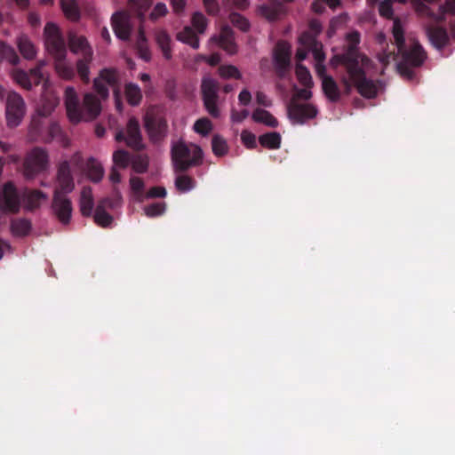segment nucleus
<instances>
[{"label":"nucleus","instance_id":"obj_1","mask_svg":"<svg viewBox=\"0 0 455 455\" xmlns=\"http://www.w3.org/2000/svg\"><path fill=\"white\" fill-rule=\"evenodd\" d=\"M346 41L347 45L344 52L335 54L331 60V65L333 68L342 65L355 84L358 92L365 98L372 99L377 95L378 88L372 80L366 77L364 67H367L371 60L359 52L361 35L357 30H353L347 34Z\"/></svg>","mask_w":455,"mask_h":455},{"label":"nucleus","instance_id":"obj_2","mask_svg":"<svg viewBox=\"0 0 455 455\" xmlns=\"http://www.w3.org/2000/svg\"><path fill=\"white\" fill-rule=\"evenodd\" d=\"M393 37L401 56L396 64L399 74L408 79L415 77L414 68L420 67L427 58V53L421 44L415 43L410 49H406L403 26L398 19H395L392 28Z\"/></svg>","mask_w":455,"mask_h":455},{"label":"nucleus","instance_id":"obj_3","mask_svg":"<svg viewBox=\"0 0 455 455\" xmlns=\"http://www.w3.org/2000/svg\"><path fill=\"white\" fill-rule=\"evenodd\" d=\"M75 188L74 178L71 172L70 163L63 161L60 164L57 172V186L53 192L52 208L59 221L67 225L70 222L73 207L67 195Z\"/></svg>","mask_w":455,"mask_h":455},{"label":"nucleus","instance_id":"obj_4","mask_svg":"<svg viewBox=\"0 0 455 455\" xmlns=\"http://www.w3.org/2000/svg\"><path fill=\"white\" fill-rule=\"evenodd\" d=\"M44 37L45 48L54 59V67L58 75L67 80L73 78L75 71L66 60L67 44L60 28L53 22L46 23Z\"/></svg>","mask_w":455,"mask_h":455},{"label":"nucleus","instance_id":"obj_5","mask_svg":"<svg viewBox=\"0 0 455 455\" xmlns=\"http://www.w3.org/2000/svg\"><path fill=\"white\" fill-rule=\"evenodd\" d=\"M65 106L68 117L73 124H78L82 120L95 119L101 110L99 99L92 93L84 95L83 107H81L77 93L73 87H67L65 90Z\"/></svg>","mask_w":455,"mask_h":455},{"label":"nucleus","instance_id":"obj_6","mask_svg":"<svg viewBox=\"0 0 455 455\" xmlns=\"http://www.w3.org/2000/svg\"><path fill=\"white\" fill-rule=\"evenodd\" d=\"M203 152L197 146L188 147L180 141L172 145V161L176 172H184L202 163Z\"/></svg>","mask_w":455,"mask_h":455},{"label":"nucleus","instance_id":"obj_7","mask_svg":"<svg viewBox=\"0 0 455 455\" xmlns=\"http://www.w3.org/2000/svg\"><path fill=\"white\" fill-rule=\"evenodd\" d=\"M220 83L209 76H204L201 81L200 90L204 106L206 111L214 118H218L220 115L218 108Z\"/></svg>","mask_w":455,"mask_h":455},{"label":"nucleus","instance_id":"obj_8","mask_svg":"<svg viewBox=\"0 0 455 455\" xmlns=\"http://www.w3.org/2000/svg\"><path fill=\"white\" fill-rule=\"evenodd\" d=\"M117 142H124L127 147L140 151L143 149L142 135L138 119L134 116L129 118L125 130L119 128L115 134Z\"/></svg>","mask_w":455,"mask_h":455},{"label":"nucleus","instance_id":"obj_9","mask_svg":"<svg viewBox=\"0 0 455 455\" xmlns=\"http://www.w3.org/2000/svg\"><path fill=\"white\" fill-rule=\"evenodd\" d=\"M411 3L416 12L429 18L434 22L442 23L445 20L447 14L455 16V0H445L444 4L440 5L436 12L423 4L421 0H411Z\"/></svg>","mask_w":455,"mask_h":455},{"label":"nucleus","instance_id":"obj_10","mask_svg":"<svg viewBox=\"0 0 455 455\" xmlns=\"http://www.w3.org/2000/svg\"><path fill=\"white\" fill-rule=\"evenodd\" d=\"M26 111V105L23 98L16 92H9L6 99L5 115L7 125L17 127Z\"/></svg>","mask_w":455,"mask_h":455},{"label":"nucleus","instance_id":"obj_11","mask_svg":"<svg viewBox=\"0 0 455 455\" xmlns=\"http://www.w3.org/2000/svg\"><path fill=\"white\" fill-rule=\"evenodd\" d=\"M20 209V196L12 181H7L0 189V211L16 214Z\"/></svg>","mask_w":455,"mask_h":455},{"label":"nucleus","instance_id":"obj_12","mask_svg":"<svg viewBox=\"0 0 455 455\" xmlns=\"http://www.w3.org/2000/svg\"><path fill=\"white\" fill-rule=\"evenodd\" d=\"M318 110L315 106L309 103H298L292 98L287 106L288 117L293 124H303L307 120L317 116Z\"/></svg>","mask_w":455,"mask_h":455},{"label":"nucleus","instance_id":"obj_13","mask_svg":"<svg viewBox=\"0 0 455 455\" xmlns=\"http://www.w3.org/2000/svg\"><path fill=\"white\" fill-rule=\"evenodd\" d=\"M291 47L285 41H279L274 50V68L279 78H284L291 68Z\"/></svg>","mask_w":455,"mask_h":455},{"label":"nucleus","instance_id":"obj_14","mask_svg":"<svg viewBox=\"0 0 455 455\" xmlns=\"http://www.w3.org/2000/svg\"><path fill=\"white\" fill-rule=\"evenodd\" d=\"M48 155L41 148H33L24 161V173L28 179H32L36 174L46 169Z\"/></svg>","mask_w":455,"mask_h":455},{"label":"nucleus","instance_id":"obj_15","mask_svg":"<svg viewBox=\"0 0 455 455\" xmlns=\"http://www.w3.org/2000/svg\"><path fill=\"white\" fill-rule=\"evenodd\" d=\"M44 65V61H40L34 68H31L28 73L22 69H14L12 77L21 87L26 90H31L33 86L40 84L43 78L41 69Z\"/></svg>","mask_w":455,"mask_h":455},{"label":"nucleus","instance_id":"obj_16","mask_svg":"<svg viewBox=\"0 0 455 455\" xmlns=\"http://www.w3.org/2000/svg\"><path fill=\"white\" fill-rule=\"evenodd\" d=\"M104 82L108 84L110 87H113L116 90L118 87L119 78L116 69L115 68H103L100 72L99 77L95 78L93 81V88L99 96L102 99H107L108 97L109 92L108 88L104 84Z\"/></svg>","mask_w":455,"mask_h":455},{"label":"nucleus","instance_id":"obj_17","mask_svg":"<svg viewBox=\"0 0 455 455\" xmlns=\"http://www.w3.org/2000/svg\"><path fill=\"white\" fill-rule=\"evenodd\" d=\"M145 128L155 143L160 142L167 135V122L164 117L158 115L147 114L145 116Z\"/></svg>","mask_w":455,"mask_h":455},{"label":"nucleus","instance_id":"obj_18","mask_svg":"<svg viewBox=\"0 0 455 455\" xmlns=\"http://www.w3.org/2000/svg\"><path fill=\"white\" fill-rule=\"evenodd\" d=\"M323 26L319 20L311 19L308 22V29L304 31L299 37V43L309 50L323 48V44L317 40L322 33Z\"/></svg>","mask_w":455,"mask_h":455},{"label":"nucleus","instance_id":"obj_19","mask_svg":"<svg viewBox=\"0 0 455 455\" xmlns=\"http://www.w3.org/2000/svg\"><path fill=\"white\" fill-rule=\"evenodd\" d=\"M439 24L437 22L435 24H427L424 28L429 43L435 49L441 51L449 44L450 36L447 29Z\"/></svg>","mask_w":455,"mask_h":455},{"label":"nucleus","instance_id":"obj_20","mask_svg":"<svg viewBox=\"0 0 455 455\" xmlns=\"http://www.w3.org/2000/svg\"><path fill=\"white\" fill-rule=\"evenodd\" d=\"M210 42L218 44L228 54L232 55L237 52V45L235 43L234 31L228 25L222 26L220 35L212 36L210 38Z\"/></svg>","mask_w":455,"mask_h":455},{"label":"nucleus","instance_id":"obj_21","mask_svg":"<svg viewBox=\"0 0 455 455\" xmlns=\"http://www.w3.org/2000/svg\"><path fill=\"white\" fill-rule=\"evenodd\" d=\"M68 39L70 51L73 53H81L83 57L90 53V56H92V50L85 36H77L75 32L71 31L68 33Z\"/></svg>","mask_w":455,"mask_h":455},{"label":"nucleus","instance_id":"obj_22","mask_svg":"<svg viewBox=\"0 0 455 455\" xmlns=\"http://www.w3.org/2000/svg\"><path fill=\"white\" fill-rule=\"evenodd\" d=\"M112 28L116 36L121 40H128L131 35V26L128 19L122 13L116 12L111 19Z\"/></svg>","mask_w":455,"mask_h":455},{"label":"nucleus","instance_id":"obj_23","mask_svg":"<svg viewBox=\"0 0 455 455\" xmlns=\"http://www.w3.org/2000/svg\"><path fill=\"white\" fill-rule=\"evenodd\" d=\"M79 206L81 214L84 217H90L94 207V199L92 196V189L91 187L86 186L82 188L79 199Z\"/></svg>","mask_w":455,"mask_h":455},{"label":"nucleus","instance_id":"obj_24","mask_svg":"<svg viewBox=\"0 0 455 455\" xmlns=\"http://www.w3.org/2000/svg\"><path fill=\"white\" fill-rule=\"evenodd\" d=\"M23 201L30 211L38 208L43 201L47 199V195L38 189H26L22 194Z\"/></svg>","mask_w":455,"mask_h":455},{"label":"nucleus","instance_id":"obj_25","mask_svg":"<svg viewBox=\"0 0 455 455\" xmlns=\"http://www.w3.org/2000/svg\"><path fill=\"white\" fill-rule=\"evenodd\" d=\"M322 90L331 102H338L341 97V91L333 77H324L322 82Z\"/></svg>","mask_w":455,"mask_h":455},{"label":"nucleus","instance_id":"obj_26","mask_svg":"<svg viewBox=\"0 0 455 455\" xmlns=\"http://www.w3.org/2000/svg\"><path fill=\"white\" fill-rule=\"evenodd\" d=\"M17 46L25 59L33 60L36 56V49L27 36L21 35L17 38Z\"/></svg>","mask_w":455,"mask_h":455},{"label":"nucleus","instance_id":"obj_27","mask_svg":"<svg viewBox=\"0 0 455 455\" xmlns=\"http://www.w3.org/2000/svg\"><path fill=\"white\" fill-rule=\"evenodd\" d=\"M251 118L255 123L263 124L272 128L278 126L277 119L269 111L263 108H256L251 115Z\"/></svg>","mask_w":455,"mask_h":455},{"label":"nucleus","instance_id":"obj_28","mask_svg":"<svg viewBox=\"0 0 455 455\" xmlns=\"http://www.w3.org/2000/svg\"><path fill=\"white\" fill-rule=\"evenodd\" d=\"M177 40L188 44L193 49H198L200 46L199 38L196 31L191 27H185L176 36Z\"/></svg>","mask_w":455,"mask_h":455},{"label":"nucleus","instance_id":"obj_29","mask_svg":"<svg viewBox=\"0 0 455 455\" xmlns=\"http://www.w3.org/2000/svg\"><path fill=\"white\" fill-rule=\"evenodd\" d=\"M32 225L29 220L25 218L13 219L11 221V232L14 236H26L29 234Z\"/></svg>","mask_w":455,"mask_h":455},{"label":"nucleus","instance_id":"obj_30","mask_svg":"<svg viewBox=\"0 0 455 455\" xmlns=\"http://www.w3.org/2000/svg\"><path fill=\"white\" fill-rule=\"evenodd\" d=\"M58 140L62 144H65L67 138L58 123L52 122L48 126L46 134L43 136V140L46 143H50L52 140Z\"/></svg>","mask_w":455,"mask_h":455},{"label":"nucleus","instance_id":"obj_31","mask_svg":"<svg viewBox=\"0 0 455 455\" xmlns=\"http://www.w3.org/2000/svg\"><path fill=\"white\" fill-rule=\"evenodd\" d=\"M156 41L166 60L172 59L171 37L165 30L156 32Z\"/></svg>","mask_w":455,"mask_h":455},{"label":"nucleus","instance_id":"obj_32","mask_svg":"<svg viewBox=\"0 0 455 455\" xmlns=\"http://www.w3.org/2000/svg\"><path fill=\"white\" fill-rule=\"evenodd\" d=\"M59 104V99L54 95H46L41 100V105L37 108L39 116H49Z\"/></svg>","mask_w":455,"mask_h":455},{"label":"nucleus","instance_id":"obj_33","mask_svg":"<svg viewBox=\"0 0 455 455\" xmlns=\"http://www.w3.org/2000/svg\"><path fill=\"white\" fill-rule=\"evenodd\" d=\"M310 51H311L313 57L315 60V72H316V75L318 76V77L322 80V82L323 81L324 77H331V76L326 74V67L324 65L325 53H324L323 48L310 50Z\"/></svg>","mask_w":455,"mask_h":455},{"label":"nucleus","instance_id":"obj_34","mask_svg":"<svg viewBox=\"0 0 455 455\" xmlns=\"http://www.w3.org/2000/svg\"><path fill=\"white\" fill-rule=\"evenodd\" d=\"M88 178L93 182L101 180L104 175V169L94 158H89L86 163Z\"/></svg>","mask_w":455,"mask_h":455},{"label":"nucleus","instance_id":"obj_35","mask_svg":"<svg viewBox=\"0 0 455 455\" xmlns=\"http://www.w3.org/2000/svg\"><path fill=\"white\" fill-rule=\"evenodd\" d=\"M259 142L263 148L277 149L281 146V135L276 132H267L259 137Z\"/></svg>","mask_w":455,"mask_h":455},{"label":"nucleus","instance_id":"obj_36","mask_svg":"<svg viewBox=\"0 0 455 455\" xmlns=\"http://www.w3.org/2000/svg\"><path fill=\"white\" fill-rule=\"evenodd\" d=\"M92 60V56L87 53V56L79 59L76 61V70L79 77L84 84L90 82V64Z\"/></svg>","mask_w":455,"mask_h":455},{"label":"nucleus","instance_id":"obj_37","mask_svg":"<svg viewBox=\"0 0 455 455\" xmlns=\"http://www.w3.org/2000/svg\"><path fill=\"white\" fill-rule=\"evenodd\" d=\"M0 60L8 61L12 66L20 62V57L13 47L0 40Z\"/></svg>","mask_w":455,"mask_h":455},{"label":"nucleus","instance_id":"obj_38","mask_svg":"<svg viewBox=\"0 0 455 455\" xmlns=\"http://www.w3.org/2000/svg\"><path fill=\"white\" fill-rule=\"evenodd\" d=\"M61 9L68 19L76 21L80 19L79 7L74 0H61Z\"/></svg>","mask_w":455,"mask_h":455},{"label":"nucleus","instance_id":"obj_39","mask_svg":"<svg viewBox=\"0 0 455 455\" xmlns=\"http://www.w3.org/2000/svg\"><path fill=\"white\" fill-rule=\"evenodd\" d=\"M125 96L128 103L132 106H138L142 99L140 88L132 83L125 85Z\"/></svg>","mask_w":455,"mask_h":455},{"label":"nucleus","instance_id":"obj_40","mask_svg":"<svg viewBox=\"0 0 455 455\" xmlns=\"http://www.w3.org/2000/svg\"><path fill=\"white\" fill-rule=\"evenodd\" d=\"M296 76L300 84L311 88L314 85L309 70L302 64H297L295 68Z\"/></svg>","mask_w":455,"mask_h":455},{"label":"nucleus","instance_id":"obj_41","mask_svg":"<svg viewBox=\"0 0 455 455\" xmlns=\"http://www.w3.org/2000/svg\"><path fill=\"white\" fill-rule=\"evenodd\" d=\"M131 8L137 13L140 21L145 19V13L152 4V0H129Z\"/></svg>","mask_w":455,"mask_h":455},{"label":"nucleus","instance_id":"obj_42","mask_svg":"<svg viewBox=\"0 0 455 455\" xmlns=\"http://www.w3.org/2000/svg\"><path fill=\"white\" fill-rule=\"evenodd\" d=\"M212 152L217 156H222L228 153L227 141L220 135L215 134L212 140Z\"/></svg>","mask_w":455,"mask_h":455},{"label":"nucleus","instance_id":"obj_43","mask_svg":"<svg viewBox=\"0 0 455 455\" xmlns=\"http://www.w3.org/2000/svg\"><path fill=\"white\" fill-rule=\"evenodd\" d=\"M191 23L193 28L199 34H204L208 27L207 18L200 12H196L193 13Z\"/></svg>","mask_w":455,"mask_h":455},{"label":"nucleus","instance_id":"obj_44","mask_svg":"<svg viewBox=\"0 0 455 455\" xmlns=\"http://www.w3.org/2000/svg\"><path fill=\"white\" fill-rule=\"evenodd\" d=\"M93 218L95 222L103 228L108 227L113 221V217L106 210L101 209V206L96 207Z\"/></svg>","mask_w":455,"mask_h":455},{"label":"nucleus","instance_id":"obj_45","mask_svg":"<svg viewBox=\"0 0 455 455\" xmlns=\"http://www.w3.org/2000/svg\"><path fill=\"white\" fill-rule=\"evenodd\" d=\"M113 166L125 169L130 164V154L124 149L115 151L113 154Z\"/></svg>","mask_w":455,"mask_h":455},{"label":"nucleus","instance_id":"obj_46","mask_svg":"<svg viewBox=\"0 0 455 455\" xmlns=\"http://www.w3.org/2000/svg\"><path fill=\"white\" fill-rule=\"evenodd\" d=\"M175 186L180 192H188L194 188L195 180L188 175H179L175 180Z\"/></svg>","mask_w":455,"mask_h":455},{"label":"nucleus","instance_id":"obj_47","mask_svg":"<svg viewBox=\"0 0 455 455\" xmlns=\"http://www.w3.org/2000/svg\"><path fill=\"white\" fill-rule=\"evenodd\" d=\"M348 20V15L345 12L333 17L330 20L329 28L327 30V35L329 37L332 36L335 32L343 25L345 24Z\"/></svg>","mask_w":455,"mask_h":455},{"label":"nucleus","instance_id":"obj_48","mask_svg":"<svg viewBox=\"0 0 455 455\" xmlns=\"http://www.w3.org/2000/svg\"><path fill=\"white\" fill-rule=\"evenodd\" d=\"M229 20L233 26L236 27L243 32H247L250 29L249 20L238 12H231Z\"/></svg>","mask_w":455,"mask_h":455},{"label":"nucleus","instance_id":"obj_49","mask_svg":"<svg viewBox=\"0 0 455 455\" xmlns=\"http://www.w3.org/2000/svg\"><path fill=\"white\" fill-rule=\"evenodd\" d=\"M219 75L222 78H235L240 79L241 73L238 68L233 65H221L218 68Z\"/></svg>","mask_w":455,"mask_h":455},{"label":"nucleus","instance_id":"obj_50","mask_svg":"<svg viewBox=\"0 0 455 455\" xmlns=\"http://www.w3.org/2000/svg\"><path fill=\"white\" fill-rule=\"evenodd\" d=\"M212 129V124L208 118H200L194 124V130L203 136L208 135Z\"/></svg>","mask_w":455,"mask_h":455},{"label":"nucleus","instance_id":"obj_51","mask_svg":"<svg viewBox=\"0 0 455 455\" xmlns=\"http://www.w3.org/2000/svg\"><path fill=\"white\" fill-rule=\"evenodd\" d=\"M165 211L164 203H154L144 208L145 214L148 217L154 218L162 215Z\"/></svg>","mask_w":455,"mask_h":455},{"label":"nucleus","instance_id":"obj_52","mask_svg":"<svg viewBox=\"0 0 455 455\" xmlns=\"http://www.w3.org/2000/svg\"><path fill=\"white\" fill-rule=\"evenodd\" d=\"M132 167L138 173H144L148 167V158L145 156H137L132 162Z\"/></svg>","mask_w":455,"mask_h":455},{"label":"nucleus","instance_id":"obj_53","mask_svg":"<svg viewBox=\"0 0 455 455\" xmlns=\"http://www.w3.org/2000/svg\"><path fill=\"white\" fill-rule=\"evenodd\" d=\"M130 186L133 193L138 196L141 197L144 192V181L139 177H132L130 180Z\"/></svg>","mask_w":455,"mask_h":455},{"label":"nucleus","instance_id":"obj_54","mask_svg":"<svg viewBox=\"0 0 455 455\" xmlns=\"http://www.w3.org/2000/svg\"><path fill=\"white\" fill-rule=\"evenodd\" d=\"M168 10L166 4L164 3H157L153 11L150 12L149 19L153 21H156L159 18L165 16Z\"/></svg>","mask_w":455,"mask_h":455},{"label":"nucleus","instance_id":"obj_55","mask_svg":"<svg viewBox=\"0 0 455 455\" xmlns=\"http://www.w3.org/2000/svg\"><path fill=\"white\" fill-rule=\"evenodd\" d=\"M379 15L384 18L392 19L394 14L392 0H384L383 2H381L379 6Z\"/></svg>","mask_w":455,"mask_h":455},{"label":"nucleus","instance_id":"obj_56","mask_svg":"<svg viewBox=\"0 0 455 455\" xmlns=\"http://www.w3.org/2000/svg\"><path fill=\"white\" fill-rule=\"evenodd\" d=\"M206 12L209 15L216 16L220 12V5L217 0H202Z\"/></svg>","mask_w":455,"mask_h":455},{"label":"nucleus","instance_id":"obj_57","mask_svg":"<svg viewBox=\"0 0 455 455\" xmlns=\"http://www.w3.org/2000/svg\"><path fill=\"white\" fill-rule=\"evenodd\" d=\"M241 139H242L243 144L248 148H256V137L253 133H251L248 131H243L241 134Z\"/></svg>","mask_w":455,"mask_h":455},{"label":"nucleus","instance_id":"obj_58","mask_svg":"<svg viewBox=\"0 0 455 455\" xmlns=\"http://www.w3.org/2000/svg\"><path fill=\"white\" fill-rule=\"evenodd\" d=\"M249 115L250 112L247 109H243L241 111L232 109L231 120L235 123H242L244 119H246L249 116Z\"/></svg>","mask_w":455,"mask_h":455},{"label":"nucleus","instance_id":"obj_59","mask_svg":"<svg viewBox=\"0 0 455 455\" xmlns=\"http://www.w3.org/2000/svg\"><path fill=\"white\" fill-rule=\"evenodd\" d=\"M43 122L40 118H33L30 124V131L37 136L43 137Z\"/></svg>","mask_w":455,"mask_h":455},{"label":"nucleus","instance_id":"obj_60","mask_svg":"<svg viewBox=\"0 0 455 455\" xmlns=\"http://www.w3.org/2000/svg\"><path fill=\"white\" fill-rule=\"evenodd\" d=\"M166 189L164 187H153L148 193V198L164 197L166 196Z\"/></svg>","mask_w":455,"mask_h":455},{"label":"nucleus","instance_id":"obj_61","mask_svg":"<svg viewBox=\"0 0 455 455\" xmlns=\"http://www.w3.org/2000/svg\"><path fill=\"white\" fill-rule=\"evenodd\" d=\"M260 12L268 20H275L277 17V12L267 5H262Z\"/></svg>","mask_w":455,"mask_h":455},{"label":"nucleus","instance_id":"obj_62","mask_svg":"<svg viewBox=\"0 0 455 455\" xmlns=\"http://www.w3.org/2000/svg\"><path fill=\"white\" fill-rule=\"evenodd\" d=\"M239 103L247 106L251 100V94L247 89H243L238 95Z\"/></svg>","mask_w":455,"mask_h":455},{"label":"nucleus","instance_id":"obj_63","mask_svg":"<svg viewBox=\"0 0 455 455\" xmlns=\"http://www.w3.org/2000/svg\"><path fill=\"white\" fill-rule=\"evenodd\" d=\"M325 5V0H315L311 4V8L314 12L321 14L324 12Z\"/></svg>","mask_w":455,"mask_h":455},{"label":"nucleus","instance_id":"obj_64","mask_svg":"<svg viewBox=\"0 0 455 455\" xmlns=\"http://www.w3.org/2000/svg\"><path fill=\"white\" fill-rule=\"evenodd\" d=\"M256 101L259 105L264 107H269L271 105V101L268 100L267 96L262 92H256Z\"/></svg>","mask_w":455,"mask_h":455}]
</instances>
